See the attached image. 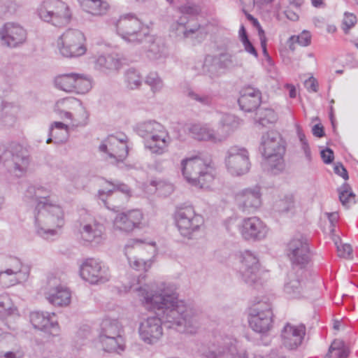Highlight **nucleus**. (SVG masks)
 <instances>
[{"mask_svg":"<svg viewBox=\"0 0 358 358\" xmlns=\"http://www.w3.org/2000/svg\"><path fill=\"white\" fill-rule=\"evenodd\" d=\"M350 351L344 343L339 340H335L331 344L328 353L329 358L332 355L335 358H348Z\"/></svg>","mask_w":358,"mask_h":358,"instance_id":"a18cd8bd","label":"nucleus"},{"mask_svg":"<svg viewBox=\"0 0 358 358\" xmlns=\"http://www.w3.org/2000/svg\"><path fill=\"white\" fill-rule=\"evenodd\" d=\"M262 101L261 92L250 86L243 88L241 96L238 99L240 108L245 112H252L256 110Z\"/></svg>","mask_w":358,"mask_h":358,"instance_id":"cd10ccee","label":"nucleus"},{"mask_svg":"<svg viewBox=\"0 0 358 358\" xmlns=\"http://www.w3.org/2000/svg\"><path fill=\"white\" fill-rule=\"evenodd\" d=\"M81 278L91 284L104 283L109 280L108 268L94 258L84 261L80 268Z\"/></svg>","mask_w":358,"mask_h":358,"instance_id":"dca6fc26","label":"nucleus"},{"mask_svg":"<svg viewBox=\"0 0 358 358\" xmlns=\"http://www.w3.org/2000/svg\"><path fill=\"white\" fill-rule=\"evenodd\" d=\"M73 110H78L85 114L87 118L86 111L80 101L75 98L62 99L57 101L55 106V111L59 115L61 118H66L73 120Z\"/></svg>","mask_w":358,"mask_h":358,"instance_id":"c756f323","label":"nucleus"},{"mask_svg":"<svg viewBox=\"0 0 358 358\" xmlns=\"http://www.w3.org/2000/svg\"><path fill=\"white\" fill-rule=\"evenodd\" d=\"M99 341L103 350L106 352L120 354L125 349L122 334L115 336H99Z\"/></svg>","mask_w":358,"mask_h":358,"instance_id":"e433bc0d","label":"nucleus"},{"mask_svg":"<svg viewBox=\"0 0 358 358\" xmlns=\"http://www.w3.org/2000/svg\"><path fill=\"white\" fill-rule=\"evenodd\" d=\"M273 313L271 305L259 303L250 309L248 322L250 327L256 332L265 333L272 326Z\"/></svg>","mask_w":358,"mask_h":358,"instance_id":"2eb2a0df","label":"nucleus"},{"mask_svg":"<svg viewBox=\"0 0 358 358\" xmlns=\"http://www.w3.org/2000/svg\"><path fill=\"white\" fill-rule=\"evenodd\" d=\"M334 242L339 257L345 259L351 257L352 249L350 245L347 243L342 244L341 243H338V241H335Z\"/></svg>","mask_w":358,"mask_h":358,"instance_id":"6e6d98bb","label":"nucleus"},{"mask_svg":"<svg viewBox=\"0 0 358 358\" xmlns=\"http://www.w3.org/2000/svg\"><path fill=\"white\" fill-rule=\"evenodd\" d=\"M278 120L276 113L271 108H260L256 113L255 122L259 125L266 127Z\"/></svg>","mask_w":358,"mask_h":358,"instance_id":"a19ab883","label":"nucleus"},{"mask_svg":"<svg viewBox=\"0 0 358 358\" xmlns=\"http://www.w3.org/2000/svg\"><path fill=\"white\" fill-rule=\"evenodd\" d=\"M143 218V215L140 210H128L117 214L113 220V226L119 230L129 232L139 227Z\"/></svg>","mask_w":358,"mask_h":358,"instance_id":"393cba45","label":"nucleus"},{"mask_svg":"<svg viewBox=\"0 0 358 358\" xmlns=\"http://www.w3.org/2000/svg\"><path fill=\"white\" fill-rule=\"evenodd\" d=\"M260 187L246 188L236 195L238 208L244 213L257 210L262 204Z\"/></svg>","mask_w":358,"mask_h":358,"instance_id":"412c9836","label":"nucleus"},{"mask_svg":"<svg viewBox=\"0 0 358 358\" xmlns=\"http://www.w3.org/2000/svg\"><path fill=\"white\" fill-rule=\"evenodd\" d=\"M55 85L57 88L67 92L85 94L92 87L91 80L84 74L70 73L55 77Z\"/></svg>","mask_w":358,"mask_h":358,"instance_id":"ddd939ff","label":"nucleus"},{"mask_svg":"<svg viewBox=\"0 0 358 358\" xmlns=\"http://www.w3.org/2000/svg\"><path fill=\"white\" fill-rule=\"evenodd\" d=\"M284 292L290 299H299L303 296V280L296 272L291 271L288 274Z\"/></svg>","mask_w":358,"mask_h":358,"instance_id":"473e14b6","label":"nucleus"},{"mask_svg":"<svg viewBox=\"0 0 358 358\" xmlns=\"http://www.w3.org/2000/svg\"><path fill=\"white\" fill-rule=\"evenodd\" d=\"M85 41V36L80 30L69 29L57 39V47L64 57H80L87 50Z\"/></svg>","mask_w":358,"mask_h":358,"instance_id":"9d476101","label":"nucleus"},{"mask_svg":"<svg viewBox=\"0 0 358 358\" xmlns=\"http://www.w3.org/2000/svg\"><path fill=\"white\" fill-rule=\"evenodd\" d=\"M290 45L289 48L291 50H294V43H297L301 46H308L310 44L311 42V35L309 31H303L298 36H292L289 38Z\"/></svg>","mask_w":358,"mask_h":358,"instance_id":"3c124183","label":"nucleus"},{"mask_svg":"<svg viewBox=\"0 0 358 358\" xmlns=\"http://www.w3.org/2000/svg\"><path fill=\"white\" fill-rule=\"evenodd\" d=\"M259 271V259L257 256L249 250L241 255V266L240 272L243 280L248 284L255 283L258 278Z\"/></svg>","mask_w":358,"mask_h":358,"instance_id":"5701e85b","label":"nucleus"},{"mask_svg":"<svg viewBox=\"0 0 358 358\" xmlns=\"http://www.w3.org/2000/svg\"><path fill=\"white\" fill-rule=\"evenodd\" d=\"M145 82L151 87L153 92H159L163 87V82L156 72H150L146 76Z\"/></svg>","mask_w":358,"mask_h":358,"instance_id":"603ef678","label":"nucleus"},{"mask_svg":"<svg viewBox=\"0 0 358 358\" xmlns=\"http://www.w3.org/2000/svg\"><path fill=\"white\" fill-rule=\"evenodd\" d=\"M181 173L192 186L207 189L214 180L215 166L210 157L193 156L180 162Z\"/></svg>","mask_w":358,"mask_h":358,"instance_id":"7ed1b4c3","label":"nucleus"},{"mask_svg":"<svg viewBox=\"0 0 358 358\" xmlns=\"http://www.w3.org/2000/svg\"><path fill=\"white\" fill-rule=\"evenodd\" d=\"M26 201H34L36 233L48 240L57 235V229L65 223L62 208L50 198V191L42 186L29 185L24 195Z\"/></svg>","mask_w":358,"mask_h":358,"instance_id":"f03ea898","label":"nucleus"},{"mask_svg":"<svg viewBox=\"0 0 358 358\" xmlns=\"http://www.w3.org/2000/svg\"><path fill=\"white\" fill-rule=\"evenodd\" d=\"M240 125V120L234 115L226 114L222 116L216 131L219 142L225 140Z\"/></svg>","mask_w":358,"mask_h":358,"instance_id":"72a5a7b5","label":"nucleus"},{"mask_svg":"<svg viewBox=\"0 0 358 358\" xmlns=\"http://www.w3.org/2000/svg\"><path fill=\"white\" fill-rule=\"evenodd\" d=\"M108 183L113 186V189L99 190L98 192L99 196L108 208H111L114 211H117L118 210L117 208L119 207L114 205L112 207L109 206V202H108L105 198L110 196L113 193L117 194V192H121L124 195V200H127L130 196V189L127 185L119 181H115V182H108Z\"/></svg>","mask_w":358,"mask_h":358,"instance_id":"c9c22d12","label":"nucleus"},{"mask_svg":"<svg viewBox=\"0 0 358 358\" xmlns=\"http://www.w3.org/2000/svg\"><path fill=\"white\" fill-rule=\"evenodd\" d=\"M52 316H55L54 313L35 311L31 313L30 321L35 329L55 336L58 334V323L52 320Z\"/></svg>","mask_w":358,"mask_h":358,"instance_id":"bb28decb","label":"nucleus"},{"mask_svg":"<svg viewBox=\"0 0 358 358\" xmlns=\"http://www.w3.org/2000/svg\"><path fill=\"white\" fill-rule=\"evenodd\" d=\"M117 34L125 41L141 43L145 39L151 41L148 28L144 27L141 21L133 14L120 16L115 24Z\"/></svg>","mask_w":358,"mask_h":358,"instance_id":"1a4fd4ad","label":"nucleus"},{"mask_svg":"<svg viewBox=\"0 0 358 358\" xmlns=\"http://www.w3.org/2000/svg\"><path fill=\"white\" fill-rule=\"evenodd\" d=\"M243 45L244 46L245 50L248 53L252 55L255 57H257L258 53L256 50L254 45L249 41L248 36H245L243 38V41H242Z\"/></svg>","mask_w":358,"mask_h":358,"instance_id":"052dcab7","label":"nucleus"},{"mask_svg":"<svg viewBox=\"0 0 358 358\" xmlns=\"http://www.w3.org/2000/svg\"><path fill=\"white\" fill-rule=\"evenodd\" d=\"M123 332L122 326L117 320L106 318L101 324L99 336H115Z\"/></svg>","mask_w":358,"mask_h":358,"instance_id":"ea45409f","label":"nucleus"},{"mask_svg":"<svg viewBox=\"0 0 358 358\" xmlns=\"http://www.w3.org/2000/svg\"><path fill=\"white\" fill-rule=\"evenodd\" d=\"M225 164L228 171L233 176H241L250 169L249 153L244 148L231 147L225 157Z\"/></svg>","mask_w":358,"mask_h":358,"instance_id":"4468645a","label":"nucleus"},{"mask_svg":"<svg viewBox=\"0 0 358 358\" xmlns=\"http://www.w3.org/2000/svg\"><path fill=\"white\" fill-rule=\"evenodd\" d=\"M82 8L92 15H102L106 13L108 4L101 0H78Z\"/></svg>","mask_w":358,"mask_h":358,"instance_id":"58836bf2","label":"nucleus"},{"mask_svg":"<svg viewBox=\"0 0 358 358\" xmlns=\"http://www.w3.org/2000/svg\"><path fill=\"white\" fill-rule=\"evenodd\" d=\"M166 48L159 41H152L148 50V57L150 59H159L166 57Z\"/></svg>","mask_w":358,"mask_h":358,"instance_id":"09e8293b","label":"nucleus"},{"mask_svg":"<svg viewBox=\"0 0 358 358\" xmlns=\"http://www.w3.org/2000/svg\"><path fill=\"white\" fill-rule=\"evenodd\" d=\"M27 273L20 276L10 273L8 269L0 271V284L3 287H9L18 283L27 281Z\"/></svg>","mask_w":358,"mask_h":358,"instance_id":"79ce46f5","label":"nucleus"},{"mask_svg":"<svg viewBox=\"0 0 358 358\" xmlns=\"http://www.w3.org/2000/svg\"><path fill=\"white\" fill-rule=\"evenodd\" d=\"M306 328L303 324L294 325L287 323L281 332L282 345L289 350H295L301 345Z\"/></svg>","mask_w":358,"mask_h":358,"instance_id":"b1692460","label":"nucleus"},{"mask_svg":"<svg viewBox=\"0 0 358 358\" xmlns=\"http://www.w3.org/2000/svg\"><path fill=\"white\" fill-rule=\"evenodd\" d=\"M104 226L100 222L92 220L80 225V233L84 241L99 244L103 240Z\"/></svg>","mask_w":358,"mask_h":358,"instance_id":"c85d7f7f","label":"nucleus"},{"mask_svg":"<svg viewBox=\"0 0 358 358\" xmlns=\"http://www.w3.org/2000/svg\"><path fill=\"white\" fill-rule=\"evenodd\" d=\"M127 139V137L124 135L121 137L110 135L101 142L99 150L106 153L110 159H114V162H122L127 157L129 152Z\"/></svg>","mask_w":358,"mask_h":358,"instance_id":"f3484780","label":"nucleus"},{"mask_svg":"<svg viewBox=\"0 0 358 358\" xmlns=\"http://www.w3.org/2000/svg\"><path fill=\"white\" fill-rule=\"evenodd\" d=\"M320 154L324 163L327 164H331L334 159V152L330 148L322 150Z\"/></svg>","mask_w":358,"mask_h":358,"instance_id":"bf43d9fd","label":"nucleus"},{"mask_svg":"<svg viewBox=\"0 0 358 358\" xmlns=\"http://www.w3.org/2000/svg\"><path fill=\"white\" fill-rule=\"evenodd\" d=\"M0 38L8 47L15 48L27 39V31L20 24L8 22L0 29Z\"/></svg>","mask_w":358,"mask_h":358,"instance_id":"4be33fe9","label":"nucleus"},{"mask_svg":"<svg viewBox=\"0 0 358 358\" xmlns=\"http://www.w3.org/2000/svg\"><path fill=\"white\" fill-rule=\"evenodd\" d=\"M259 150L264 158L268 171L275 175L283 171L285 167V143L278 132L269 131L264 134L261 137Z\"/></svg>","mask_w":358,"mask_h":358,"instance_id":"20e7f679","label":"nucleus"},{"mask_svg":"<svg viewBox=\"0 0 358 358\" xmlns=\"http://www.w3.org/2000/svg\"><path fill=\"white\" fill-rule=\"evenodd\" d=\"M121 66L122 62L118 55L113 54L99 56L94 64L96 70L106 75L117 73Z\"/></svg>","mask_w":358,"mask_h":358,"instance_id":"7c9ffc66","label":"nucleus"},{"mask_svg":"<svg viewBox=\"0 0 358 358\" xmlns=\"http://www.w3.org/2000/svg\"><path fill=\"white\" fill-rule=\"evenodd\" d=\"M161 187H164L165 192L164 195L169 194L173 192V186L171 184H165L163 185L162 182H159L157 185L156 189L159 192V194H163L161 190Z\"/></svg>","mask_w":358,"mask_h":358,"instance_id":"338daca9","label":"nucleus"},{"mask_svg":"<svg viewBox=\"0 0 358 358\" xmlns=\"http://www.w3.org/2000/svg\"><path fill=\"white\" fill-rule=\"evenodd\" d=\"M36 13L42 21L57 27L66 26L72 16L69 6L62 0H45L38 6Z\"/></svg>","mask_w":358,"mask_h":358,"instance_id":"6e6552de","label":"nucleus"},{"mask_svg":"<svg viewBox=\"0 0 358 358\" xmlns=\"http://www.w3.org/2000/svg\"><path fill=\"white\" fill-rule=\"evenodd\" d=\"M16 153H12L5 147L0 146V166H5L8 171L13 169L21 174L27 170L29 158L20 146L16 148Z\"/></svg>","mask_w":358,"mask_h":358,"instance_id":"a211bd4d","label":"nucleus"},{"mask_svg":"<svg viewBox=\"0 0 358 358\" xmlns=\"http://www.w3.org/2000/svg\"><path fill=\"white\" fill-rule=\"evenodd\" d=\"M13 303L7 294L0 295V315L6 316L10 315L12 312Z\"/></svg>","mask_w":358,"mask_h":358,"instance_id":"864d4df0","label":"nucleus"},{"mask_svg":"<svg viewBox=\"0 0 358 358\" xmlns=\"http://www.w3.org/2000/svg\"><path fill=\"white\" fill-rule=\"evenodd\" d=\"M238 229L243 239L252 241L264 239L268 231L266 224L256 216L243 219Z\"/></svg>","mask_w":358,"mask_h":358,"instance_id":"6ab92c4d","label":"nucleus"},{"mask_svg":"<svg viewBox=\"0 0 358 358\" xmlns=\"http://www.w3.org/2000/svg\"><path fill=\"white\" fill-rule=\"evenodd\" d=\"M327 217L329 220V222L331 223V226L332 227H334L336 223L338 220V213L337 212L329 213H327Z\"/></svg>","mask_w":358,"mask_h":358,"instance_id":"774afa93","label":"nucleus"},{"mask_svg":"<svg viewBox=\"0 0 358 358\" xmlns=\"http://www.w3.org/2000/svg\"><path fill=\"white\" fill-rule=\"evenodd\" d=\"M77 342L80 345H84L91 341L93 338L91 329L89 326H83L79 329L77 332Z\"/></svg>","mask_w":358,"mask_h":358,"instance_id":"5fc2aeb1","label":"nucleus"},{"mask_svg":"<svg viewBox=\"0 0 358 358\" xmlns=\"http://www.w3.org/2000/svg\"><path fill=\"white\" fill-rule=\"evenodd\" d=\"M142 77L134 69H128L124 73V81L130 90L138 89L142 84Z\"/></svg>","mask_w":358,"mask_h":358,"instance_id":"de8ad7c7","label":"nucleus"},{"mask_svg":"<svg viewBox=\"0 0 358 358\" xmlns=\"http://www.w3.org/2000/svg\"><path fill=\"white\" fill-rule=\"evenodd\" d=\"M131 289L147 309L160 311L161 317H149L140 324V338L145 343L152 345L160 340L162 323L181 333L194 334L198 331L201 324L199 311L191 303L179 300L173 287L163 285L162 288L155 290L152 285L145 284Z\"/></svg>","mask_w":358,"mask_h":358,"instance_id":"f257e3e1","label":"nucleus"},{"mask_svg":"<svg viewBox=\"0 0 358 358\" xmlns=\"http://www.w3.org/2000/svg\"><path fill=\"white\" fill-rule=\"evenodd\" d=\"M334 169L335 173L342 177L344 180H346L349 178L348 171L342 163H336Z\"/></svg>","mask_w":358,"mask_h":358,"instance_id":"680f3d73","label":"nucleus"},{"mask_svg":"<svg viewBox=\"0 0 358 358\" xmlns=\"http://www.w3.org/2000/svg\"><path fill=\"white\" fill-rule=\"evenodd\" d=\"M305 85L308 92H316L318 90L317 81L313 77H310L306 80L305 82Z\"/></svg>","mask_w":358,"mask_h":358,"instance_id":"e2e57ef3","label":"nucleus"},{"mask_svg":"<svg viewBox=\"0 0 358 358\" xmlns=\"http://www.w3.org/2000/svg\"><path fill=\"white\" fill-rule=\"evenodd\" d=\"M338 192L339 200L345 208H349L350 204L355 202V195L349 184L343 183L338 188Z\"/></svg>","mask_w":358,"mask_h":358,"instance_id":"49530a36","label":"nucleus"},{"mask_svg":"<svg viewBox=\"0 0 358 358\" xmlns=\"http://www.w3.org/2000/svg\"><path fill=\"white\" fill-rule=\"evenodd\" d=\"M212 64H215L220 69L230 70L241 67L243 62L236 55L229 52H222L215 57L208 55L205 57L203 66L204 73L213 72V69L210 66Z\"/></svg>","mask_w":358,"mask_h":358,"instance_id":"aec40b11","label":"nucleus"},{"mask_svg":"<svg viewBox=\"0 0 358 358\" xmlns=\"http://www.w3.org/2000/svg\"><path fill=\"white\" fill-rule=\"evenodd\" d=\"M238 344L236 338L226 336L202 345L199 352L202 358H248L247 351Z\"/></svg>","mask_w":358,"mask_h":358,"instance_id":"423d86ee","label":"nucleus"},{"mask_svg":"<svg viewBox=\"0 0 358 358\" xmlns=\"http://www.w3.org/2000/svg\"><path fill=\"white\" fill-rule=\"evenodd\" d=\"M50 288L45 292V298L55 306H66L71 302V292L68 288L57 284V279L49 281Z\"/></svg>","mask_w":358,"mask_h":358,"instance_id":"a878e982","label":"nucleus"},{"mask_svg":"<svg viewBox=\"0 0 358 358\" xmlns=\"http://www.w3.org/2000/svg\"><path fill=\"white\" fill-rule=\"evenodd\" d=\"M135 129L144 139L145 148L152 153L162 155L166 152L170 137L162 124L155 120H148L137 124Z\"/></svg>","mask_w":358,"mask_h":358,"instance_id":"39448f33","label":"nucleus"},{"mask_svg":"<svg viewBox=\"0 0 358 358\" xmlns=\"http://www.w3.org/2000/svg\"><path fill=\"white\" fill-rule=\"evenodd\" d=\"M189 134L192 138L199 141L219 142L217 132L210 128L207 124L201 123L191 124L187 128Z\"/></svg>","mask_w":358,"mask_h":358,"instance_id":"2f4dec72","label":"nucleus"},{"mask_svg":"<svg viewBox=\"0 0 358 358\" xmlns=\"http://www.w3.org/2000/svg\"><path fill=\"white\" fill-rule=\"evenodd\" d=\"M186 96L191 100L199 103L204 106H210L213 103V96L210 94L197 93L192 89L186 91Z\"/></svg>","mask_w":358,"mask_h":358,"instance_id":"8fccbe9b","label":"nucleus"},{"mask_svg":"<svg viewBox=\"0 0 358 358\" xmlns=\"http://www.w3.org/2000/svg\"><path fill=\"white\" fill-rule=\"evenodd\" d=\"M49 135L53 136L57 143L65 142L68 138V126L61 122H54L50 128Z\"/></svg>","mask_w":358,"mask_h":358,"instance_id":"37998d69","label":"nucleus"},{"mask_svg":"<svg viewBox=\"0 0 358 358\" xmlns=\"http://www.w3.org/2000/svg\"><path fill=\"white\" fill-rule=\"evenodd\" d=\"M8 269L10 273L20 276L23 273H27V280L29 278L30 268L22 264L21 260L17 257H10L7 261Z\"/></svg>","mask_w":358,"mask_h":358,"instance_id":"c03bdc74","label":"nucleus"},{"mask_svg":"<svg viewBox=\"0 0 358 358\" xmlns=\"http://www.w3.org/2000/svg\"><path fill=\"white\" fill-rule=\"evenodd\" d=\"M143 242L138 239L130 240L125 246V255L127 257L128 262L130 266L137 271L144 270L147 271L150 268L152 262L151 260L145 261L142 259L137 257H130L129 254L130 253V249H141V246Z\"/></svg>","mask_w":358,"mask_h":358,"instance_id":"f704fd0d","label":"nucleus"},{"mask_svg":"<svg viewBox=\"0 0 358 358\" xmlns=\"http://www.w3.org/2000/svg\"><path fill=\"white\" fill-rule=\"evenodd\" d=\"M181 15L171 26L176 35L183 39L197 38L201 34V25L194 22V17L201 13L199 6L187 3L178 8Z\"/></svg>","mask_w":358,"mask_h":358,"instance_id":"0eeeda50","label":"nucleus"},{"mask_svg":"<svg viewBox=\"0 0 358 358\" xmlns=\"http://www.w3.org/2000/svg\"><path fill=\"white\" fill-rule=\"evenodd\" d=\"M287 255L293 269L299 268L301 275L310 261V248L308 240L303 236H298L287 243Z\"/></svg>","mask_w":358,"mask_h":358,"instance_id":"f8f14e48","label":"nucleus"},{"mask_svg":"<svg viewBox=\"0 0 358 358\" xmlns=\"http://www.w3.org/2000/svg\"><path fill=\"white\" fill-rule=\"evenodd\" d=\"M313 134L318 138H322L324 136V127L320 124H317L313 126L312 129Z\"/></svg>","mask_w":358,"mask_h":358,"instance_id":"69168bd1","label":"nucleus"},{"mask_svg":"<svg viewBox=\"0 0 358 358\" xmlns=\"http://www.w3.org/2000/svg\"><path fill=\"white\" fill-rule=\"evenodd\" d=\"M259 36L260 39L261 46L262 48L263 54L265 56V57L267 59V60L271 62V58L269 56L267 48H266V38L265 36V34L263 29L259 30Z\"/></svg>","mask_w":358,"mask_h":358,"instance_id":"13d9d810","label":"nucleus"},{"mask_svg":"<svg viewBox=\"0 0 358 358\" xmlns=\"http://www.w3.org/2000/svg\"><path fill=\"white\" fill-rule=\"evenodd\" d=\"M175 220L180 234L188 238H191L192 234L203 224V217L196 213L194 208L190 206L178 208Z\"/></svg>","mask_w":358,"mask_h":358,"instance_id":"9b49d317","label":"nucleus"},{"mask_svg":"<svg viewBox=\"0 0 358 358\" xmlns=\"http://www.w3.org/2000/svg\"><path fill=\"white\" fill-rule=\"evenodd\" d=\"M344 31L346 32L347 30L353 27L357 23V17L352 13H345L343 18Z\"/></svg>","mask_w":358,"mask_h":358,"instance_id":"4d7b16f0","label":"nucleus"},{"mask_svg":"<svg viewBox=\"0 0 358 358\" xmlns=\"http://www.w3.org/2000/svg\"><path fill=\"white\" fill-rule=\"evenodd\" d=\"M301 143V149L303 150L305 158L308 162H311L312 161V153L310 150V148L309 146L308 142H303Z\"/></svg>","mask_w":358,"mask_h":358,"instance_id":"0e129e2a","label":"nucleus"},{"mask_svg":"<svg viewBox=\"0 0 358 358\" xmlns=\"http://www.w3.org/2000/svg\"><path fill=\"white\" fill-rule=\"evenodd\" d=\"M19 108L12 103L2 102L0 106V124L11 127L16 121Z\"/></svg>","mask_w":358,"mask_h":358,"instance_id":"4c0bfd02","label":"nucleus"}]
</instances>
